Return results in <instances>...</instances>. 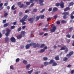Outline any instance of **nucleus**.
<instances>
[{
    "instance_id": "f257e3e1",
    "label": "nucleus",
    "mask_w": 74,
    "mask_h": 74,
    "mask_svg": "<svg viewBox=\"0 0 74 74\" xmlns=\"http://www.w3.org/2000/svg\"><path fill=\"white\" fill-rule=\"evenodd\" d=\"M33 46L34 48H36V43L32 42L30 44H28L26 45L25 46L26 49H29V48H30V46H33Z\"/></svg>"
},
{
    "instance_id": "f03ea898",
    "label": "nucleus",
    "mask_w": 74,
    "mask_h": 74,
    "mask_svg": "<svg viewBox=\"0 0 74 74\" xmlns=\"http://www.w3.org/2000/svg\"><path fill=\"white\" fill-rule=\"evenodd\" d=\"M62 15H64L63 16L64 19H67L68 17L67 16L68 15H69V12H64L63 13H62Z\"/></svg>"
},
{
    "instance_id": "7ed1b4c3",
    "label": "nucleus",
    "mask_w": 74,
    "mask_h": 74,
    "mask_svg": "<svg viewBox=\"0 0 74 74\" xmlns=\"http://www.w3.org/2000/svg\"><path fill=\"white\" fill-rule=\"evenodd\" d=\"M6 33L5 34V36H8L9 34L11 32V30L8 28H7L6 30Z\"/></svg>"
},
{
    "instance_id": "20e7f679",
    "label": "nucleus",
    "mask_w": 74,
    "mask_h": 74,
    "mask_svg": "<svg viewBox=\"0 0 74 74\" xmlns=\"http://www.w3.org/2000/svg\"><path fill=\"white\" fill-rule=\"evenodd\" d=\"M74 53L73 51L70 52L69 54H68L66 55V56H67L68 58H69L71 57V55Z\"/></svg>"
},
{
    "instance_id": "39448f33",
    "label": "nucleus",
    "mask_w": 74,
    "mask_h": 74,
    "mask_svg": "<svg viewBox=\"0 0 74 74\" xmlns=\"http://www.w3.org/2000/svg\"><path fill=\"white\" fill-rule=\"evenodd\" d=\"M35 18H36V17H35V16H34V18H30L28 19V21H29L31 23H33V20H34V19H35Z\"/></svg>"
},
{
    "instance_id": "423d86ee",
    "label": "nucleus",
    "mask_w": 74,
    "mask_h": 74,
    "mask_svg": "<svg viewBox=\"0 0 74 74\" xmlns=\"http://www.w3.org/2000/svg\"><path fill=\"white\" fill-rule=\"evenodd\" d=\"M60 6L61 8H63L64 7V3L63 1H61L60 2Z\"/></svg>"
},
{
    "instance_id": "0eeeda50",
    "label": "nucleus",
    "mask_w": 74,
    "mask_h": 74,
    "mask_svg": "<svg viewBox=\"0 0 74 74\" xmlns=\"http://www.w3.org/2000/svg\"><path fill=\"white\" fill-rule=\"evenodd\" d=\"M56 27L55 26H53V28L52 29H51L50 30L51 32H55V31L56 30Z\"/></svg>"
},
{
    "instance_id": "6e6552de",
    "label": "nucleus",
    "mask_w": 74,
    "mask_h": 74,
    "mask_svg": "<svg viewBox=\"0 0 74 74\" xmlns=\"http://www.w3.org/2000/svg\"><path fill=\"white\" fill-rule=\"evenodd\" d=\"M39 2V4L40 5H44V3H42L44 1V0H38Z\"/></svg>"
},
{
    "instance_id": "1a4fd4ad",
    "label": "nucleus",
    "mask_w": 74,
    "mask_h": 74,
    "mask_svg": "<svg viewBox=\"0 0 74 74\" xmlns=\"http://www.w3.org/2000/svg\"><path fill=\"white\" fill-rule=\"evenodd\" d=\"M10 40L11 41H12V42H15V39L14 37H12L11 38Z\"/></svg>"
},
{
    "instance_id": "9d476101",
    "label": "nucleus",
    "mask_w": 74,
    "mask_h": 74,
    "mask_svg": "<svg viewBox=\"0 0 74 74\" xmlns=\"http://www.w3.org/2000/svg\"><path fill=\"white\" fill-rule=\"evenodd\" d=\"M5 43H8L9 42V38H8V37H6L5 38Z\"/></svg>"
},
{
    "instance_id": "9b49d317",
    "label": "nucleus",
    "mask_w": 74,
    "mask_h": 74,
    "mask_svg": "<svg viewBox=\"0 0 74 74\" xmlns=\"http://www.w3.org/2000/svg\"><path fill=\"white\" fill-rule=\"evenodd\" d=\"M70 10V8L69 6H68V7H66V8L64 9V11H67Z\"/></svg>"
},
{
    "instance_id": "f8f14e48",
    "label": "nucleus",
    "mask_w": 74,
    "mask_h": 74,
    "mask_svg": "<svg viewBox=\"0 0 74 74\" xmlns=\"http://www.w3.org/2000/svg\"><path fill=\"white\" fill-rule=\"evenodd\" d=\"M17 9V7H15V5H13L12 6V7L11 9L13 11L15 10L16 9Z\"/></svg>"
},
{
    "instance_id": "ddd939ff",
    "label": "nucleus",
    "mask_w": 74,
    "mask_h": 74,
    "mask_svg": "<svg viewBox=\"0 0 74 74\" xmlns=\"http://www.w3.org/2000/svg\"><path fill=\"white\" fill-rule=\"evenodd\" d=\"M22 37V36L21 35H19L17 36L16 38L17 39H21Z\"/></svg>"
},
{
    "instance_id": "4468645a",
    "label": "nucleus",
    "mask_w": 74,
    "mask_h": 74,
    "mask_svg": "<svg viewBox=\"0 0 74 74\" xmlns=\"http://www.w3.org/2000/svg\"><path fill=\"white\" fill-rule=\"evenodd\" d=\"M67 48V47L64 46L62 47H61L60 49V51H62V50H65L66 49V48Z\"/></svg>"
},
{
    "instance_id": "2eb2a0df",
    "label": "nucleus",
    "mask_w": 74,
    "mask_h": 74,
    "mask_svg": "<svg viewBox=\"0 0 74 74\" xmlns=\"http://www.w3.org/2000/svg\"><path fill=\"white\" fill-rule=\"evenodd\" d=\"M25 34H26V32L25 31L22 32L21 33V35L22 36H24V35H25Z\"/></svg>"
},
{
    "instance_id": "dca6fc26",
    "label": "nucleus",
    "mask_w": 74,
    "mask_h": 74,
    "mask_svg": "<svg viewBox=\"0 0 74 74\" xmlns=\"http://www.w3.org/2000/svg\"><path fill=\"white\" fill-rule=\"evenodd\" d=\"M58 9L56 8H54L53 9V12H55V11H57Z\"/></svg>"
},
{
    "instance_id": "f3484780",
    "label": "nucleus",
    "mask_w": 74,
    "mask_h": 74,
    "mask_svg": "<svg viewBox=\"0 0 74 74\" xmlns=\"http://www.w3.org/2000/svg\"><path fill=\"white\" fill-rule=\"evenodd\" d=\"M25 20L23 18H22L20 20V22H21V23H22L24 22H25Z\"/></svg>"
},
{
    "instance_id": "a211bd4d",
    "label": "nucleus",
    "mask_w": 74,
    "mask_h": 74,
    "mask_svg": "<svg viewBox=\"0 0 74 74\" xmlns=\"http://www.w3.org/2000/svg\"><path fill=\"white\" fill-rule=\"evenodd\" d=\"M44 64L45 66H47V65H48V64H49V63L48 62H44Z\"/></svg>"
},
{
    "instance_id": "6ab92c4d",
    "label": "nucleus",
    "mask_w": 74,
    "mask_h": 74,
    "mask_svg": "<svg viewBox=\"0 0 74 74\" xmlns=\"http://www.w3.org/2000/svg\"><path fill=\"white\" fill-rule=\"evenodd\" d=\"M30 66H31L30 64H29L27 65L26 66V69L27 70H28V69H29V67H30Z\"/></svg>"
},
{
    "instance_id": "aec40b11",
    "label": "nucleus",
    "mask_w": 74,
    "mask_h": 74,
    "mask_svg": "<svg viewBox=\"0 0 74 74\" xmlns=\"http://www.w3.org/2000/svg\"><path fill=\"white\" fill-rule=\"evenodd\" d=\"M55 59L56 60H59V56H56L55 57Z\"/></svg>"
},
{
    "instance_id": "412c9836",
    "label": "nucleus",
    "mask_w": 74,
    "mask_h": 74,
    "mask_svg": "<svg viewBox=\"0 0 74 74\" xmlns=\"http://www.w3.org/2000/svg\"><path fill=\"white\" fill-rule=\"evenodd\" d=\"M74 5V2H71V3H70L68 5V7H70V6H71V5Z\"/></svg>"
},
{
    "instance_id": "4be33fe9",
    "label": "nucleus",
    "mask_w": 74,
    "mask_h": 74,
    "mask_svg": "<svg viewBox=\"0 0 74 74\" xmlns=\"http://www.w3.org/2000/svg\"><path fill=\"white\" fill-rule=\"evenodd\" d=\"M23 62L24 63V64L26 65L27 64V61L26 60H23Z\"/></svg>"
},
{
    "instance_id": "5701e85b",
    "label": "nucleus",
    "mask_w": 74,
    "mask_h": 74,
    "mask_svg": "<svg viewBox=\"0 0 74 74\" xmlns=\"http://www.w3.org/2000/svg\"><path fill=\"white\" fill-rule=\"evenodd\" d=\"M52 66H57V63L55 62H54L53 63Z\"/></svg>"
},
{
    "instance_id": "b1692460",
    "label": "nucleus",
    "mask_w": 74,
    "mask_h": 74,
    "mask_svg": "<svg viewBox=\"0 0 74 74\" xmlns=\"http://www.w3.org/2000/svg\"><path fill=\"white\" fill-rule=\"evenodd\" d=\"M54 62V60L52 59L49 62V64H52V63H53Z\"/></svg>"
},
{
    "instance_id": "393cba45",
    "label": "nucleus",
    "mask_w": 74,
    "mask_h": 74,
    "mask_svg": "<svg viewBox=\"0 0 74 74\" xmlns=\"http://www.w3.org/2000/svg\"><path fill=\"white\" fill-rule=\"evenodd\" d=\"M61 22L62 23H66L67 21L63 20L61 21Z\"/></svg>"
},
{
    "instance_id": "a878e982",
    "label": "nucleus",
    "mask_w": 74,
    "mask_h": 74,
    "mask_svg": "<svg viewBox=\"0 0 74 74\" xmlns=\"http://www.w3.org/2000/svg\"><path fill=\"white\" fill-rule=\"evenodd\" d=\"M68 60V58H67V57H64V59H63V61H64V62H66L67 60Z\"/></svg>"
},
{
    "instance_id": "bb28decb",
    "label": "nucleus",
    "mask_w": 74,
    "mask_h": 74,
    "mask_svg": "<svg viewBox=\"0 0 74 74\" xmlns=\"http://www.w3.org/2000/svg\"><path fill=\"white\" fill-rule=\"evenodd\" d=\"M43 31H46V32H48V28H45L43 29Z\"/></svg>"
},
{
    "instance_id": "cd10ccee",
    "label": "nucleus",
    "mask_w": 74,
    "mask_h": 74,
    "mask_svg": "<svg viewBox=\"0 0 74 74\" xmlns=\"http://www.w3.org/2000/svg\"><path fill=\"white\" fill-rule=\"evenodd\" d=\"M73 30V27H71L69 28V30L70 32H71V31H72Z\"/></svg>"
},
{
    "instance_id": "c85d7f7f",
    "label": "nucleus",
    "mask_w": 74,
    "mask_h": 74,
    "mask_svg": "<svg viewBox=\"0 0 74 74\" xmlns=\"http://www.w3.org/2000/svg\"><path fill=\"white\" fill-rule=\"evenodd\" d=\"M45 51V50L44 49H41L39 51V53H42V52H44Z\"/></svg>"
},
{
    "instance_id": "c756f323",
    "label": "nucleus",
    "mask_w": 74,
    "mask_h": 74,
    "mask_svg": "<svg viewBox=\"0 0 74 74\" xmlns=\"http://www.w3.org/2000/svg\"><path fill=\"white\" fill-rule=\"evenodd\" d=\"M40 16H36V21H38V20L39 19H40Z\"/></svg>"
},
{
    "instance_id": "7c9ffc66",
    "label": "nucleus",
    "mask_w": 74,
    "mask_h": 74,
    "mask_svg": "<svg viewBox=\"0 0 74 74\" xmlns=\"http://www.w3.org/2000/svg\"><path fill=\"white\" fill-rule=\"evenodd\" d=\"M8 26V23H6L3 25V27H7Z\"/></svg>"
},
{
    "instance_id": "2f4dec72",
    "label": "nucleus",
    "mask_w": 74,
    "mask_h": 74,
    "mask_svg": "<svg viewBox=\"0 0 74 74\" xmlns=\"http://www.w3.org/2000/svg\"><path fill=\"white\" fill-rule=\"evenodd\" d=\"M28 17V16H27V15H25L23 17V18L24 19V20H25V19H27V18Z\"/></svg>"
},
{
    "instance_id": "473e14b6",
    "label": "nucleus",
    "mask_w": 74,
    "mask_h": 74,
    "mask_svg": "<svg viewBox=\"0 0 74 74\" xmlns=\"http://www.w3.org/2000/svg\"><path fill=\"white\" fill-rule=\"evenodd\" d=\"M8 16V13L7 12L5 13V14H4V17L5 18V17H7V16Z\"/></svg>"
},
{
    "instance_id": "72a5a7b5",
    "label": "nucleus",
    "mask_w": 74,
    "mask_h": 74,
    "mask_svg": "<svg viewBox=\"0 0 74 74\" xmlns=\"http://www.w3.org/2000/svg\"><path fill=\"white\" fill-rule=\"evenodd\" d=\"M52 19V18L51 17H49L47 19V21L48 22L49 21H50V20Z\"/></svg>"
},
{
    "instance_id": "f704fd0d",
    "label": "nucleus",
    "mask_w": 74,
    "mask_h": 74,
    "mask_svg": "<svg viewBox=\"0 0 74 74\" xmlns=\"http://www.w3.org/2000/svg\"><path fill=\"white\" fill-rule=\"evenodd\" d=\"M43 60H48V58L47 57H45L43 58Z\"/></svg>"
},
{
    "instance_id": "c9c22d12",
    "label": "nucleus",
    "mask_w": 74,
    "mask_h": 74,
    "mask_svg": "<svg viewBox=\"0 0 74 74\" xmlns=\"http://www.w3.org/2000/svg\"><path fill=\"white\" fill-rule=\"evenodd\" d=\"M22 30V28L21 27H19L17 29V32H20Z\"/></svg>"
},
{
    "instance_id": "e433bc0d",
    "label": "nucleus",
    "mask_w": 74,
    "mask_h": 74,
    "mask_svg": "<svg viewBox=\"0 0 74 74\" xmlns=\"http://www.w3.org/2000/svg\"><path fill=\"white\" fill-rule=\"evenodd\" d=\"M66 37L67 38H70L71 37V35L70 34H68L66 35Z\"/></svg>"
},
{
    "instance_id": "4c0bfd02",
    "label": "nucleus",
    "mask_w": 74,
    "mask_h": 74,
    "mask_svg": "<svg viewBox=\"0 0 74 74\" xmlns=\"http://www.w3.org/2000/svg\"><path fill=\"white\" fill-rule=\"evenodd\" d=\"M25 6V5L23 4H22L19 6L20 8H23Z\"/></svg>"
},
{
    "instance_id": "58836bf2",
    "label": "nucleus",
    "mask_w": 74,
    "mask_h": 74,
    "mask_svg": "<svg viewBox=\"0 0 74 74\" xmlns=\"http://www.w3.org/2000/svg\"><path fill=\"white\" fill-rule=\"evenodd\" d=\"M58 15H55L53 16V18L55 19H56V18H58Z\"/></svg>"
},
{
    "instance_id": "ea45409f",
    "label": "nucleus",
    "mask_w": 74,
    "mask_h": 74,
    "mask_svg": "<svg viewBox=\"0 0 74 74\" xmlns=\"http://www.w3.org/2000/svg\"><path fill=\"white\" fill-rule=\"evenodd\" d=\"M45 46V45L44 44H42L40 46V48H44Z\"/></svg>"
},
{
    "instance_id": "a19ab883",
    "label": "nucleus",
    "mask_w": 74,
    "mask_h": 74,
    "mask_svg": "<svg viewBox=\"0 0 74 74\" xmlns=\"http://www.w3.org/2000/svg\"><path fill=\"white\" fill-rule=\"evenodd\" d=\"M60 3H58L56 4V5L57 7H59L60 5Z\"/></svg>"
},
{
    "instance_id": "79ce46f5",
    "label": "nucleus",
    "mask_w": 74,
    "mask_h": 74,
    "mask_svg": "<svg viewBox=\"0 0 74 74\" xmlns=\"http://www.w3.org/2000/svg\"><path fill=\"white\" fill-rule=\"evenodd\" d=\"M33 69H32L31 71H28V73L29 74H31L33 72Z\"/></svg>"
},
{
    "instance_id": "37998d69",
    "label": "nucleus",
    "mask_w": 74,
    "mask_h": 74,
    "mask_svg": "<svg viewBox=\"0 0 74 74\" xmlns=\"http://www.w3.org/2000/svg\"><path fill=\"white\" fill-rule=\"evenodd\" d=\"M15 26L14 25H13L11 27V30H12V29H14V28H15Z\"/></svg>"
},
{
    "instance_id": "c03bdc74",
    "label": "nucleus",
    "mask_w": 74,
    "mask_h": 74,
    "mask_svg": "<svg viewBox=\"0 0 74 74\" xmlns=\"http://www.w3.org/2000/svg\"><path fill=\"white\" fill-rule=\"evenodd\" d=\"M30 4V2H27L26 3V4H27V5H29Z\"/></svg>"
},
{
    "instance_id": "a18cd8bd",
    "label": "nucleus",
    "mask_w": 74,
    "mask_h": 74,
    "mask_svg": "<svg viewBox=\"0 0 74 74\" xmlns=\"http://www.w3.org/2000/svg\"><path fill=\"white\" fill-rule=\"evenodd\" d=\"M22 3V2H18V5H20V6L21 5V4Z\"/></svg>"
},
{
    "instance_id": "49530a36",
    "label": "nucleus",
    "mask_w": 74,
    "mask_h": 74,
    "mask_svg": "<svg viewBox=\"0 0 74 74\" xmlns=\"http://www.w3.org/2000/svg\"><path fill=\"white\" fill-rule=\"evenodd\" d=\"M45 9H42L41 11H40V13H42V12H44V11H45Z\"/></svg>"
},
{
    "instance_id": "de8ad7c7",
    "label": "nucleus",
    "mask_w": 74,
    "mask_h": 74,
    "mask_svg": "<svg viewBox=\"0 0 74 74\" xmlns=\"http://www.w3.org/2000/svg\"><path fill=\"white\" fill-rule=\"evenodd\" d=\"M40 73V71H38L37 72H34V74H39V73Z\"/></svg>"
},
{
    "instance_id": "09e8293b",
    "label": "nucleus",
    "mask_w": 74,
    "mask_h": 74,
    "mask_svg": "<svg viewBox=\"0 0 74 74\" xmlns=\"http://www.w3.org/2000/svg\"><path fill=\"white\" fill-rule=\"evenodd\" d=\"M44 17H45L44 15H42L41 16L40 18L41 19H44Z\"/></svg>"
},
{
    "instance_id": "8fccbe9b",
    "label": "nucleus",
    "mask_w": 74,
    "mask_h": 74,
    "mask_svg": "<svg viewBox=\"0 0 74 74\" xmlns=\"http://www.w3.org/2000/svg\"><path fill=\"white\" fill-rule=\"evenodd\" d=\"M43 34H44V32H40L39 33V34L40 36H42V35H43Z\"/></svg>"
},
{
    "instance_id": "3c124183",
    "label": "nucleus",
    "mask_w": 74,
    "mask_h": 74,
    "mask_svg": "<svg viewBox=\"0 0 74 74\" xmlns=\"http://www.w3.org/2000/svg\"><path fill=\"white\" fill-rule=\"evenodd\" d=\"M71 74H73L74 73V70H73L71 72Z\"/></svg>"
},
{
    "instance_id": "603ef678",
    "label": "nucleus",
    "mask_w": 74,
    "mask_h": 74,
    "mask_svg": "<svg viewBox=\"0 0 74 74\" xmlns=\"http://www.w3.org/2000/svg\"><path fill=\"white\" fill-rule=\"evenodd\" d=\"M19 58H17L16 60V62H18L19 61Z\"/></svg>"
},
{
    "instance_id": "864d4df0",
    "label": "nucleus",
    "mask_w": 74,
    "mask_h": 74,
    "mask_svg": "<svg viewBox=\"0 0 74 74\" xmlns=\"http://www.w3.org/2000/svg\"><path fill=\"white\" fill-rule=\"evenodd\" d=\"M8 3H4V5L5 7H6V6H7V5H8Z\"/></svg>"
},
{
    "instance_id": "5fc2aeb1",
    "label": "nucleus",
    "mask_w": 74,
    "mask_h": 74,
    "mask_svg": "<svg viewBox=\"0 0 74 74\" xmlns=\"http://www.w3.org/2000/svg\"><path fill=\"white\" fill-rule=\"evenodd\" d=\"M52 8H49V12H50V11H52Z\"/></svg>"
},
{
    "instance_id": "6e6d98bb",
    "label": "nucleus",
    "mask_w": 74,
    "mask_h": 74,
    "mask_svg": "<svg viewBox=\"0 0 74 74\" xmlns=\"http://www.w3.org/2000/svg\"><path fill=\"white\" fill-rule=\"evenodd\" d=\"M10 69H12V70H13L14 69V67H13V66L11 65L10 66Z\"/></svg>"
},
{
    "instance_id": "4d7b16f0",
    "label": "nucleus",
    "mask_w": 74,
    "mask_h": 74,
    "mask_svg": "<svg viewBox=\"0 0 74 74\" xmlns=\"http://www.w3.org/2000/svg\"><path fill=\"white\" fill-rule=\"evenodd\" d=\"M6 22V20H3V23H5Z\"/></svg>"
},
{
    "instance_id": "13d9d810",
    "label": "nucleus",
    "mask_w": 74,
    "mask_h": 74,
    "mask_svg": "<svg viewBox=\"0 0 74 74\" xmlns=\"http://www.w3.org/2000/svg\"><path fill=\"white\" fill-rule=\"evenodd\" d=\"M33 12H37V9H34L33 10Z\"/></svg>"
},
{
    "instance_id": "bf43d9fd",
    "label": "nucleus",
    "mask_w": 74,
    "mask_h": 74,
    "mask_svg": "<svg viewBox=\"0 0 74 74\" xmlns=\"http://www.w3.org/2000/svg\"><path fill=\"white\" fill-rule=\"evenodd\" d=\"M34 1V0H30V2L31 3H33V2Z\"/></svg>"
},
{
    "instance_id": "052dcab7",
    "label": "nucleus",
    "mask_w": 74,
    "mask_h": 74,
    "mask_svg": "<svg viewBox=\"0 0 74 74\" xmlns=\"http://www.w3.org/2000/svg\"><path fill=\"white\" fill-rule=\"evenodd\" d=\"M34 5V3H33L31 4L30 6V7H32L33 6V5Z\"/></svg>"
},
{
    "instance_id": "680f3d73",
    "label": "nucleus",
    "mask_w": 74,
    "mask_h": 74,
    "mask_svg": "<svg viewBox=\"0 0 74 74\" xmlns=\"http://www.w3.org/2000/svg\"><path fill=\"white\" fill-rule=\"evenodd\" d=\"M68 52V49L66 48V50H65V53H67Z\"/></svg>"
},
{
    "instance_id": "e2e57ef3",
    "label": "nucleus",
    "mask_w": 74,
    "mask_h": 74,
    "mask_svg": "<svg viewBox=\"0 0 74 74\" xmlns=\"http://www.w3.org/2000/svg\"><path fill=\"white\" fill-rule=\"evenodd\" d=\"M57 23L58 25H59L60 23V22L59 21H58L57 22Z\"/></svg>"
},
{
    "instance_id": "0e129e2a",
    "label": "nucleus",
    "mask_w": 74,
    "mask_h": 74,
    "mask_svg": "<svg viewBox=\"0 0 74 74\" xmlns=\"http://www.w3.org/2000/svg\"><path fill=\"white\" fill-rule=\"evenodd\" d=\"M71 19H74V16L73 15H71Z\"/></svg>"
},
{
    "instance_id": "69168bd1",
    "label": "nucleus",
    "mask_w": 74,
    "mask_h": 74,
    "mask_svg": "<svg viewBox=\"0 0 74 74\" xmlns=\"http://www.w3.org/2000/svg\"><path fill=\"white\" fill-rule=\"evenodd\" d=\"M22 13L21 12H20L19 13V16H21V15H22Z\"/></svg>"
},
{
    "instance_id": "338daca9",
    "label": "nucleus",
    "mask_w": 74,
    "mask_h": 74,
    "mask_svg": "<svg viewBox=\"0 0 74 74\" xmlns=\"http://www.w3.org/2000/svg\"><path fill=\"white\" fill-rule=\"evenodd\" d=\"M29 12V10H26L25 12V13H27Z\"/></svg>"
},
{
    "instance_id": "774afa93",
    "label": "nucleus",
    "mask_w": 74,
    "mask_h": 74,
    "mask_svg": "<svg viewBox=\"0 0 74 74\" xmlns=\"http://www.w3.org/2000/svg\"><path fill=\"white\" fill-rule=\"evenodd\" d=\"M67 67H71V65H68L67 66Z\"/></svg>"
}]
</instances>
